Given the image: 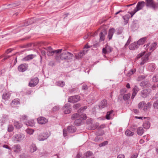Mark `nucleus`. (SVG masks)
Returning a JSON list of instances; mask_svg holds the SVG:
<instances>
[{"label": "nucleus", "instance_id": "24", "mask_svg": "<svg viewBox=\"0 0 158 158\" xmlns=\"http://www.w3.org/2000/svg\"><path fill=\"white\" fill-rule=\"evenodd\" d=\"M24 123L27 126H30L31 127L33 126L35 124V122L34 120H28L27 122L25 121L24 122Z\"/></svg>", "mask_w": 158, "mask_h": 158}, {"label": "nucleus", "instance_id": "39", "mask_svg": "<svg viewBox=\"0 0 158 158\" xmlns=\"http://www.w3.org/2000/svg\"><path fill=\"white\" fill-rule=\"evenodd\" d=\"M14 129L13 126L11 124H9L8 126L7 131H8L10 132H12Z\"/></svg>", "mask_w": 158, "mask_h": 158}, {"label": "nucleus", "instance_id": "33", "mask_svg": "<svg viewBox=\"0 0 158 158\" xmlns=\"http://www.w3.org/2000/svg\"><path fill=\"white\" fill-rule=\"evenodd\" d=\"M114 112V111L113 110H111L110 111H108L107 112L106 114V118L108 120H110L112 118L111 117V114H112L113 112Z\"/></svg>", "mask_w": 158, "mask_h": 158}, {"label": "nucleus", "instance_id": "32", "mask_svg": "<svg viewBox=\"0 0 158 158\" xmlns=\"http://www.w3.org/2000/svg\"><path fill=\"white\" fill-rule=\"evenodd\" d=\"M157 44V43L156 42H155L152 44L150 45V46L149 48V50L150 51L154 50L156 47V46Z\"/></svg>", "mask_w": 158, "mask_h": 158}, {"label": "nucleus", "instance_id": "4", "mask_svg": "<svg viewBox=\"0 0 158 158\" xmlns=\"http://www.w3.org/2000/svg\"><path fill=\"white\" fill-rule=\"evenodd\" d=\"M28 67V64L26 63L23 64L18 66V69L19 72H23L27 69Z\"/></svg>", "mask_w": 158, "mask_h": 158}, {"label": "nucleus", "instance_id": "42", "mask_svg": "<svg viewBox=\"0 0 158 158\" xmlns=\"http://www.w3.org/2000/svg\"><path fill=\"white\" fill-rule=\"evenodd\" d=\"M130 96L131 94H124L123 96V99L125 101L127 100L130 98Z\"/></svg>", "mask_w": 158, "mask_h": 158}, {"label": "nucleus", "instance_id": "21", "mask_svg": "<svg viewBox=\"0 0 158 158\" xmlns=\"http://www.w3.org/2000/svg\"><path fill=\"white\" fill-rule=\"evenodd\" d=\"M100 108H103L107 106V101L104 99L102 100L100 103L99 106Z\"/></svg>", "mask_w": 158, "mask_h": 158}, {"label": "nucleus", "instance_id": "44", "mask_svg": "<svg viewBox=\"0 0 158 158\" xmlns=\"http://www.w3.org/2000/svg\"><path fill=\"white\" fill-rule=\"evenodd\" d=\"M144 102L143 101L140 102L138 105V108L139 109L141 108L145 105Z\"/></svg>", "mask_w": 158, "mask_h": 158}, {"label": "nucleus", "instance_id": "12", "mask_svg": "<svg viewBox=\"0 0 158 158\" xmlns=\"http://www.w3.org/2000/svg\"><path fill=\"white\" fill-rule=\"evenodd\" d=\"M62 51V49L55 50L47 52V54L48 56H51L53 55V54H58L61 53Z\"/></svg>", "mask_w": 158, "mask_h": 158}, {"label": "nucleus", "instance_id": "27", "mask_svg": "<svg viewBox=\"0 0 158 158\" xmlns=\"http://www.w3.org/2000/svg\"><path fill=\"white\" fill-rule=\"evenodd\" d=\"M14 125L15 127V128L18 129L21 128L23 126V124H22L16 121H14Z\"/></svg>", "mask_w": 158, "mask_h": 158}, {"label": "nucleus", "instance_id": "11", "mask_svg": "<svg viewBox=\"0 0 158 158\" xmlns=\"http://www.w3.org/2000/svg\"><path fill=\"white\" fill-rule=\"evenodd\" d=\"M112 51V48L108 45L102 49V52L104 54L110 53Z\"/></svg>", "mask_w": 158, "mask_h": 158}, {"label": "nucleus", "instance_id": "5", "mask_svg": "<svg viewBox=\"0 0 158 158\" xmlns=\"http://www.w3.org/2000/svg\"><path fill=\"white\" fill-rule=\"evenodd\" d=\"M151 92V90L150 89H144L141 92L140 95L143 98L147 97Z\"/></svg>", "mask_w": 158, "mask_h": 158}, {"label": "nucleus", "instance_id": "13", "mask_svg": "<svg viewBox=\"0 0 158 158\" xmlns=\"http://www.w3.org/2000/svg\"><path fill=\"white\" fill-rule=\"evenodd\" d=\"M38 123L40 124H43L46 123L48 122V120L43 117H41L37 119Z\"/></svg>", "mask_w": 158, "mask_h": 158}, {"label": "nucleus", "instance_id": "52", "mask_svg": "<svg viewBox=\"0 0 158 158\" xmlns=\"http://www.w3.org/2000/svg\"><path fill=\"white\" fill-rule=\"evenodd\" d=\"M104 133V131H98L96 133V134L97 135H102Z\"/></svg>", "mask_w": 158, "mask_h": 158}, {"label": "nucleus", "instance_id": "58", "mask_svg": "<svg viewBox=\"0 0 158 158\" xmlns=\"http://www.w3.org/2000/svg\"><path fill=\"white\" fill-rule=\"evenodd\" d=\"M55 59L57 61H59L61 59L60 58V56L58 55H56L55 56Z\"/></svg>", "mask_w": 158, "mask_h": 158}, {"label": "nucleus", "instance_id": "25", "mask_svg": "<svg viewBox=\"0 0 158 158\" xmlns=\"http://www.w3.org/2000/svg\"><path fill=\"white\" fill-rule=\"evenodd\" d=\"M147 37H144L139 39L137 42L139 45H140L143 44L147 40Z\"/></svg>", "mask_w": 158, "mask_h": 158}, {"label": "nucleus", "instance_id": "34", "mask_svg": "<svg viewBox=\"0 0 158 158\" xmlns=\"http://www.w3.org/2000/svg\"><path fill=\"white\" fill-rule=\"evenodd\" d=\"M95 127L94 128H92V130H94L96 128H98V129H102L104 128L105 127V125L104 124H102L99 126H98V125L97 123H96L95 125Z\"/></svg>", "mask_w": 158, "mask_h": 158}, {"label": "nucleus", "instance_id": "2", "mask_svg": "<svg viewBox=\"0 0 158 158\" xmlns=\"http://www.w3.org/2000/svg\"><path fill=\"white\" fill-rule=\"evenodd\" d=\"M73 55L71 53L64 51L60 54V58L62 60H67L72 58Z\"/></svg>", "mask_w": 158, "mask_h": 158}, {"label": "nucleus", "instance_id": "14", "mask_svg": "<svg viewBox=\"0 0 158 158\" xmlns=\"http://www.w3.org/2000/svg\"><path fill=\"white\" fill-rule=\"evenodd\" d=\"M10 97V94L8 92H6L2 95V98L5 101L8 100Z\"/></svg>", "mask_w": 158, "mask_h": 158}, {"label": "nucleus", "instance_id": "3", "mask_svg": "<svg viewBox=\"0 0 158 158\" xmlns=\"http://www.w3.org/2000/svg\"><path fill=\"white\" fill-rule=\"evenodd\" d=\"M24 135L22 134L18 133L15 135L13 137L14 141L15 142H19L23 140L24 138Z\"/></svg>", "mask_w": 158, "mask_h": 158}, {"label": "nucleus", "instance_id": "43", "mask_svg": "<svg viewBox=\"0 0 158 158\" xmlns=\"http://www.w3.org/2000/svg\"><path fill=\"white\" fill-rule=\"evenodd\" d=\"M34 130L30 129H27L26 130L27 133L30 135L32 134L34 132Z\"/></svg>", "mask_w": 158, "mask_h": 158}, {"label": "nucleus", "instance_id": "56", "mask_svg": "<svg viewBox=\"0 0 158 158\" xmlns=\"http://www.w3.org/2000/svg\"><path fill=\"white\" fill-rule=\"evenodd\" d=\"M67 129H63V136L65 137L67 135Z\"/></svg>", "mask_w": 158, "mask_h": 158}, {"label": "nucleus", "instance_id": "28", "mask_svg": "<svg viewBox=\"0 0 158 158\" xmlns=\"http://www.w3.org/2000/svg\"><path fill=\"white\" fill-rule=\"evenodd\" d=\"M82 118L79 117L74 121V124L77 126H79L82 122Z\"/></svg>", "mask_w": 158, "mask_h": 158}, {"label": "nucleus", "instance_id": "8", "mask_svg": "<svg viewBox=\"0 0 158 158\" xmlns=\"http://www.w3.org/2000/svg\"><path fill=\"white\" fill-rule=\"evenodd\" d=\"M48 137V134L45 133H43L39 134L38 136V139L40 141H44Z\"/></svg>", "mask_w": 158, "mask_h": 158}, {"label": "nucleus", "instance_id": "15", "mask_svg": "<svg viewBox=\"0 0 158 158\" xmlns=\"http://www.w3.org/2000/svg\"><path fill=\"white\" fill-rule=\"evenodd\" d=\"M20 104V100L18 98H15L12 101L11 103V105L12 107H15L16 105Z\"/></svg>", "mask_w": 158, "mask_h": 158}, {"label": "nucleus", "instance_id": "59", "mask_svg": "<svg viewBox=\"0 0 158 158\" xmlns=\"http://www.w3.org/2000/svg\"><path fill=\"white\" fill-rule=\"evenodd\" d=\"M125 155L123 154H119L117 156V158H125Z\"/></svg>", "mask_w": 158, "mask_h": 158}, {"label": "nucleus", "instance_id": "48", "mask_svg": "<svg viewBox=\"0 0 158 158\" xmlns=\"http://www.w3.org/2000/svg\"><path fill=\"white\" fill-rule=\"evenodd\" d=\"M87 106H85L84 107H81L80 109H79L78 110V112H81L85 110L87 108Z\"/></svg>", "mask_w": 158, "mask_h": 158}, {"label": "nucleus", "instance_id": "36", "mask_svg": "<svg viewBox=\"0 0 158 158\" xmlns=\"http://www.w3.org/2000/svg\"><path fill=\"white\" fill-rule=\"evenodd\" d=\"M125 134L127 136H132L134 135V132L129 130H127L125 132Z\"/></svg>", "mask_w": 158, "mask_h": 158}, {"label": "nucleus", "instance_id": "16", "mask_svg": "<svg viewBox=\"0 0 158 158\" xmlns=\"http://www.w3.org/2000/svg\"><path fill=\"white\" fill-rule=\"evenodd\" d=\"M67 131L70 133H73L76 132V128L73 126H69L67 127Z\"/></svg>", "mask_w": 158, "mask_h": 158}, {"label": "nucleus", "instance_id": "19", "mask_svg": "<svg viewBox=\"0 0 158 158\" xmlns=\"http://www.w3.org/2000/svg\"><path fill=\"white\" fill-rule=\"evenodd\" d=\"M139 47V45L137 43L134 42L131 44L129 46V49L131 50L137 49Z\"/></svg>", "mask_w": 158, "mask_h": 158}, {"label": "nucleus", "instance_id": "35", "mask_svg": "<svg viewBox=\"0 0 158 158\" xmlns=\"http://www.w3.org/2000/svg\"><path fill=\"white\" fill-rule=\"evenodd\" d=\"M150 126V123L148 121L145 122L143 124V127L145 129H148Z\"/></svg>", "mask_w": 158, "mask_h": 158}, {"label": "nucleus", "instance_id": "61", "mask_svg": "<svg viewBox=\"0 0 158 158\" xmlns=\"http://www.w3.org/2000/svg\"><path fill=\"white\" fill-rule=\"evenodd\" d=\"M10 56H4V58L3 59H2V62H3L4 61L6 60H7L8 58H9L10 57Z\"/></svg>", "mask_w": 158, "mask_h": 158}, {"label": "nucleus", "instance_id": "51", "mask_svg": "<svg viewBox=\"0 0 158 158\" xmlns=\"http://www.w3.org/2000/svg\"><path fill=\"white\" fill-rule=\"evenodd\" d=\"M139 91V89L137 86L135 85L133 89V91L137 93Z\"/></svg>", "mask_w": 158, "mask_h": 158}, {"label": "nucleus", "instance_id": "18", "mask_svg": "<svg viewBox=\"0 0 158 158\" xmlns=\"http://www.w3.org/2000/svg\"><path fill=\"white\" fill-rule=\"evenodd\" d=\"M114 31L115 29L113 28H112L109 30L108 35V38L109 40H110L112 39Z\"/></svg>", "mask_w": 158, "mask_h": 158}, {"label": "nucleus", "instance_id": "17", "mask_svg": "<svg viewBox=\"0 0 158 158\" xmlns=\"http://www.w3.org/2000/svg\"><path fill=\"white\" fill-rule=\"evenodd\" d=\"M11 148V150H13L15 152H18L20 151L21 147L19 144L14 145Z\"/></svg>", "mask_w": 158, "mask_h": 158}, {"label": "nucleus", "instance_id": "38", "mask_svg": "<svg viewBox=\"0 0 158 158\" xmlns=\"http://www.w3.org/2000/svg\"><path fill=\"white\" fill-rule=\"evenodd\" d=\"M80 115L79 114L77 113L73 114L71 117V119L73 120H74L75 119H77L80 117Z\"/></svg>", "mask_w": 158, "mask_h": 158}, {"label": "nucleus", "instance_id": "62", "mask_svg": "<svg viewBox=\"0 0 158 158\" xmlns=\"http://www.w3.org/2000/svg\"><path fill=\"white\" fill-rule=\"evenodd\" d=\"M144 52H143V53H141L139 54L137 56V58L138 59H139V58H140L141 57H142L143 55H144Z\"/></svg>", "mask_w": 158, "mask_h": 158}, {"label": "nucleus", "instance_id": "63", "mask_svg": "<svg viewBox=\"0 0 158 158\" xmlns=\"http://www.w3.org/2000/svg\"><path fill=\"white\" fill-rule=\"evenodd\" d=\"M75 158H85L84 156L83 157L81 156V155L80 153H78L76 156V157Z\"/></svg>", "mask_w": 158, "mask_h": 158}, {"label": "nucleus", "instance_id": "1", "mask_svg": "<svg viewBox=\"0 0 158 158\" xmlns=\"http://www.w3.org/2000/svg\"><path fill=\"white\" fill-rule=\"evenodd\" d=\"M146 6L150 7L154 10H156L158 8V0L157 2L154 1L153 0H146Z\"/></svg>", "mask_w": 158, "mask_h": 158}, {"label": "nucleus", "instance_id": "10", "mask_svg": "<svg viewBox=\"0 0 158 158\" xmlns=\"http://www.w3.org/2000/svg\"><path fill=\"white\" fill-rule=\"evenodd\" d=\"M106 34L107 31L105 30H103L99 34L100 41L102 42L105 39V36Z\"/></svg>", "mask_w": 158, "mask_h": 158}, {"label": "nucleus", "instance_id": "49", "mask_svg": "<svg viewBox=\"0 0 158 158\" xmlns=\"http://www.w3.org/2000/svg\"><path fill=\"white\" fill-rule=\"evenodd\" d=\"M80 117L82 118V120H85L87 118V116L85 114H82L80 115Z\"/></svg>", "mask_w": 158, "mask_h": 158}, {"label": "nucleus", "instance_id": "64", "mask_svg": "<svg viewBox=\"0 0 158 158\" xmlns=\"http://www.w3.org/2000/svg\"><path fill=\"white\" fill-rule=\"evenodd\" d=\"M138 157V154L137 153H135L132 155L131 157L130 158H137Z\"/></svg>", "mask_w": 158, "mask_h": 158}, {"label": "nucleus", "instance_id": "29", "mask_svg": "<svg viewBox=\"0 0 158 158\" xmlns=\"http://www.w3.org/2000/svg\"><path fill=\"white\" fill-rule=\"evenodd\" d=\"M148 60V56L147 55H145L142 58V61L140 63V65H143Z\"/></svg>", "mask_w": 158, "mask_h": 158}, {"label": "nucleus", "instance_id": "40", "mask_svg": "<svg viewBox=\"0 0 158 158\" xmlns=\"http://www.w3.org/2000/svg\"><path fill=\"white\" fill-rule=\"evenodd\" d=\"M152 104L150 102H148L145 106L143 110L144 111H145L148 110L149 107L151 106Z\"/></svg>", "mask_w": 158, "mask_h": 158}, {"label": "nucleus", "instance_id": "45", "mask_svg": "<svg viewBox=\"0 0 158 158\" xmlns=\"http://www.w3.org/2000/svg\"><path fill=\"white\" fill-rule=\"evenodd\" d=\"M152 81L154 82H156L158 81V74L153 77Z\"/></svg>", "mask_w": 158, "mask_h": 158}, {"label": "nucleus", "instance_id": "60", "mask_svg": "<svg viewBox=\"0 0 158 158\" xmlns=\"http://www.w3.org/2000/svg\"><path fill=\"white\" fill-rule=\"evenodd\" d=\"M85 54V52L84 51H83L82 52H80L78 54V56L79 57H81L83 56V54Z\"/></svg>", "mask_w": 158, "mask_h": 158}, {"label": "nucleus", "instance_id": "41", "mask_svg": "<svg viewBox=\"0 0 158 158\" xmlns=\"http://www.w3.org/2000/svg\"><path fill=\"white\" fill-rule=\"evenodd\" d=\"M32 21V19H29L26 22H25L24 23V25L23 26H27L28 25H30L32 23V22H31Z\"/></svg>", "mask_w": 158, "mask_h": 158}, {"label": "nucleus", "instance_id": "54", "mask_svg": "<svg viewBox=\"0 0 158 158\" xmlns=\"http://www.w3.org/2000/svg\"><path fill=\"white\" fill-rule=\"evenodd\" d=\"M81 106V105L79 103H77L74 104L73 106V108L77 109Z\"/></svg>", "mask_w": 158, "mask_h": 158}, {"label": "nucleus", "instance_id": "23", "mask_svg": "<svg viewBox=\"0 0 158 158\" xmlns=\"http://www.w3.org/2000/svg\"><path fill=\"white\" fill-rule=\"evenodd\" d=\"M145 3L144 1L139 2L137 4L136 7L137 9H139V10L141 9L144 6Z\"/></svg>", "mask_w": 158, "mask_h": 158}, {"label": "nucleus", "instance_id": "53", "mask_svg": "<svg viewBox=\"0 0 158 158\" xmlns=\"http://www.w3.org/2000/svg\"><path fill=\"white\" fill-rule=\"evenodd\" d=\"M145 78V77L143 75H140L137 78L138 81H140Z\"/></svg>", "mask_w": 158, "mask_h": 158}, {"label": "nucleus", "instance_id": "47", "mask_svg": "<svg viewBox=\"0 0 158 158\" xmlns=\"http://www.w3.org/2000/svg\"><path fill=\"white\" fill-rule=\"evenodd\" d=\"M108 143V142L107 141H106L102 142V143H101L99 144V146L100 147H102V146H104L107 145Z\"/></svg>", "mask_w": 158, "mask_h": 158}, {"label": "nucleus", "instance_id": "30", "mask_svg": "<svg viewBox=\"0 0 158 158\" xmlns=\"http://www.w3.org/2000/svg\"><path fill=\"white\" fill-rule=\"evenodd\" d=\"M93 156V153L91 152H87L84 154V157L85 158H90Z\"/></svg>", "mask_w": 158, "mask_h": 158}, {"label": "nucleus", "instance_id": "20", "mask_svg": "<svg viewBox=\"0 0 158 158\" xmlns=\"http://www.w3.org/2000/svg\"><path fill=\"white\" fill-rule=\"evenodd\" d=\"M130 17L129 15H126L123 16V18L124 20V24L126 25L129 22V20Z\"/></svg>", "mask_w": 158, "mask_h": 158}, {"label": "nucleus", "instance_id": "57", "mask_svg": "<svg viewBox=\"0 0 158 158\" xmlns=\"http://www.w3.org/2000/svg\"><path fill=\"white\" fill-rule=\"evenodd\" d=\"M60 109V107L58 106H56L53 108V110L54 111H56L59 110Z\"/></svg>", "mask_w": 158, "mask_h": 158}, {"label": "nucleus", "instance_id": "26", "mask_svg": "<svg viewBox=\"0 0 158 158\" xmlns=\"http://www.w3.org/2000/svg\"><path fill=\"white\" fill-rule=\"evenodd\" d=\"M144 130L142 127H139L137 130V132L138 135H142L144 133Z\"/></svg>", "mask_w": 158, "mask_h": 158}, {"label": "nucleus", "instance_id": "50", "mask_svg": "<svg viewBox=\"0 0 158 158\" xmlns=\"http://www.w3.org/2000/svg\"><path fill=\"white\" fill-rule=\"evenodd\" d=\"M131 37L129 36V39H128L127 43H126V44H125L124 46V47L125 48H126V47L131 42Z\"/></svg>", "mask_w": 158, "mask_h": 158}, {"label": "nucleus", "instance_id": "7", "mask_svg": "<svg viewBox=\"0 0 158 158\" xmlns=\"http://www.w3.org/2000/svg\"><path fill=\"white\" fill-rule=\"evenodd\" d=\"M80 99V97L78 95L72 96L69 98L68 102L71 103H74L78 102Z\"/></svg>", "mask_w": 158, "mask_h": 158}, {"label": "nucleus", "instance_id": "46", "mask_svg": "<svg viewBox=\"0 0 158 158\" xmlns=\"http://www.w3.org/2000/svg\"><path fill=\"white\" fill-rule=\"evenodd\" d=\"M153 106L155 109H158V100L154 102L153 104Z\"/></svg>", "mask_w": 158, "mask_h": 158}, {"label": "nucleus", "instance_id": "9", "mask_svg": "<svg viewBox=\"0 0 158 158\" xmlns=\"http://www.w3.org/2000/svg\"><path fill=\"white\" fill-rule=\"evenodd\" d=\"M39 82V79L37 77L31 79V81L29 83V86L31 87H33L36 85Z\"/></svg>", "mask_w": 158, "mask_h": 158}, {"label": "nucleus", "instance_id": "31", "mask_svg": "<svg viewBox=\"0 0 158 158\" xmlns=\"http://www.w3.org/2000/svg\"><path fill=\"white\" fill-rule=\"evenodd\" d=\"M30 150L31 152H34L37 150V147L35 144L32 143L30 147Z\"/></svg>", "mask_w": 158, "mask_h": 158}, {"label": "nucleus", "instance_id": "55", "mask_svg": "<svg viewBox=\"0 0 158 158\" xmlns=\"http://www.w3.org/2000/svg\"><path fill=\"white\" fill-rule=\"evenodd\" d=\"M147 82L145 81H142L140 83V85L141 86H145L147 84Z\"/></svg>", "mask_w": 158, "mask_h": 158}, {"label": "nucleus", "instance_id": "22", "mask_svg": "<svg viewBox=\"0 0 158 158\" xmlns=\"http://www.w3.org/2000/svg\"><path fill=\"white\" fill-rule=\"evenodd\" d=\"M35 56V55H29L24 57L23 59V61H28L33 59Z\"/></svg>", "mask_w": 158, "mask_h": 158}, {"label": "nucleus", "instance_id": "37", "mask_svg": "<svg viewBox=\"0 0 158 158\" xmlns=\"http://www.w3.org/2000/svg\"><path fill=\"white\" fill-rule=\"evenodd\" d=\"M56 84L57 85L60 87H63L65 85V83L63 81H59L56 82Z\"/></svg>", "mask_w": 158, "mask_h": 158}, {"label": "nucleus", "instance_id": "6", "mask_svg": "<svg viewBox=\"0 0 158 158\" xmlns=\"http://www.w3.org/2000/svg\"><path fill=\"white\" fill-rule=\"evenodd\" d=\"M63 109L65 114H69L71 111L70 104L69 103L65 104L63 108Z\"/></svg>", "mask_w": 158, "mask_h": 158}]
</instances>
